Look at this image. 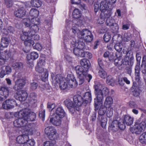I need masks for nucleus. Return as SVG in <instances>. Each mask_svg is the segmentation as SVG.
I'll return each mask as SVG.
<instances>
[{
    "label": "nucleus",
    "mask_w": 146,
    "mask_h": 146,
    "mask_svg": "<svg viewBox=\"0 0 146 146\" xmlns=\"http://www.w3.org/2000/svg\"><path fill=\"white\" fill-rule=\"evenodd\" d=\"M30 21L27 19H23V22L25 26L30 28V30L28 32L23 31L21 34V39L24 41V44L26 46L30 47L31 46H33L34 42L32 40V36L37 33L39 29L38 27V21L32 20V23L29 24Z\"/></svg>",
    "instance_id": "nucleus-1"
},
{
    "label": "nucleus",
    "mask_w": 146,
    "mask_h": 146,
    "mask_svg": "<svg viewBox=\"0 0 146 146\" xmlns=\"http://www.w3.org/2000/svg\"><path fill=\"white\" fill-rule=\"evenodd\" d=\"M80 64L81 66H77L75 69L78 75L79 84L81 85L84 82L85 78H86L87 79H88V82H89L92 78V76L90 74H88L87 76L88 71L90 67L89 61L86 59H83L80 60Z\"/></svg>",
    "instance_id": "nucleus-2"
},
{
    "label": "nucleus",
    "mask_w": 146,
    "mask_h": 146,
    "mask_svg": "<svg viewBox=\"0 0 146 146\" xmlns=\"http://www.w3.org/2000/svg\"><path fill=\"white\" fill-rule=\"evenodd\" d=\"M66 79L64 80V78L60 75H57L55 77V80L57 83H59L60 88L64 90L69 87L75 88L77 86V83L74 75L71 74L67 75Z\"/></svg>",
    "instance_id": "nucleus-3"
},
{
    "label": "nucleus",
    "mask_w": 146,
    "mask_h": 146,
    "mask_svg": "<svg viewBox=\"0 0 146 146\" xmlns=\"http://www.w3.org/2000/svg\"><path fill=\"white\" fill-rule=\"evenodd\" d=\"M19 112L16 113L15 116L18 118L13 122L14 125L16 127H24V129L26 134L32 135L33 133L34 128L31 124H28L26 119L23 117H19L18 114Z\"/></svg>",
    "instance_id": "nucleus-4"
},
{
    "label": "nucleus",
    "mask_w": 146,
    "mask_h": 146,
    "mask_svg": "<svg viewBox=\"0 0 146 146\" xmlns=\"http://www.w3.org/2000/svg\"><path fill=\"white\" fill-rule=\"evenodd\" d=\"M66 21L68 25L69 26L70 24H71L72 32L74 34H77L79 38L84 39L88 35H90L91 32L87 29H84L82 31H80L78 28L79 25L77 20L74 19L72 21L66 20Z\"/></svg>",
    "instance_id": "nucleus-5"
},
{
    "label": "nucleus",
    "mask_w": 146,
    "mask_h": 146,
    "mask_svg": "<svg viewBox=\"0 0 146 146\" xmlns=\"http://www.w3.org/2000/svg\"><path fill=\"white\" fill-rule=\"evenodd\" d=\"M111 0H105L101 1L100 3V10L104 13V17H107L110 16L112 14L111 9L113 7V5L115 3Z\"/></svg>",
    "instance_id": "nucleus-6"
},
{
    "label": "nucleus",
    "mask_w": 146,
    "mask_h": 146,
    "mask_svg": "<svg viewBox=\"0 0 146 146\" xmlns=\"http://www.w3.org/2000/svg\"><path fill=\"white\" fill-rule=\"evenodd\" d=\"M45 61L44 58H40L37 62V64L36 67V70L38 73H41V79L44 82L46 81L48 78V73L46 69H44L43 66L45 64Z\"/></svg>",
    "instance_id": "nucleus-7"
},
{
    "label": "nucleus",
    "mask_w": 146,
    "mask_h": 146,
    "mask_svg": "<svg viewBox=\"0 0 146 146\" xmlns=\"http://www.w3.org/2000/svg\"><path fill=\"white\" fill-rule=\"evenodd\" d=\"M74 103L69 99H67L64 101V103L67 108L69 109L74 108L77 111L80 110L79 107L82 105V97L79 95L75 96L73 98Z\"/></svg>",
    "instance_id": "nucleus-8"
},
{
    "label": "nucleus",
    "mask_w": 146,
    "mask_h": 146,
    "mask_svg": "<svg viewBox=\"0 0 146 146\" xmlns=\"http://www.w3.org/2000/svg\"><path fill=\"white\" fill-rule=\"evenodd\" d=\"M19 117H23L27 122L34 121L36 118L35 113L28 109H25L20 110L18 113Z\"/></svg>",
    "instance_id": "nucleus-9"
},
{
    "label": "nucleus",
    "mask_w": 146,
    "mask_h": 146,
    "mask_svg": "<svg viewBox=\"0 0 146 146\" xmlns=\"http://www.w3.org/2000/svg\"><path fill=\"white\" fill-rule=\"evenodd\" d=\"M95 94L96 98L94 99V102L96 106L98 104H101L102 101L103 99V96L102 95V91L101 90L102 88V85L99 82L95 83L94 86Z\"/></svg>",
    "instance_id": "nucleus-10"
},
{
    "label": "nucleus",
    "mask_w": 146,
    "mask_h": 146,
    "mask_svg": "<svg viewBox=\"0 0 146 146\" xmlns=\"http://www.w3.org/2000/svg\"><path fill=\"white\" fill-rule=\"evenodd\" d=\"M45 131L48 138L52 140H55L59 137L56 129L52 126H48L45 128Z\"/></svg>",
    "instance_id": "nucleus-11"
},
{
    "label": "nucleus",
    "mask_w": 146,
    "mask_h": 146,
    "mask_svg": "<svg viewBox=\"0 0 146 146\" xmlns=\"http://www.w3.org/2000/svg\"><path fill=\"white\" fill-rule=\"evenodd\" d=\"M139 120L137 121L133 127L131 129V131L133 133L136 134L140 133L145 129L146 124L144 121L139 123Z\"/></svg>",
    "instance_id": "nucleus-12"
},
{
    "label": "nucleus",
    "mask_w": 146,
    "mask_h": 146,
    "mask_svg": "<svg viewBox=\"0 0 146 146\" xmlns=\"http://www.w3.org/2000/svg\"><path fill=\"white\" fill-rule=\"evenodd\" d=\"M29 15L32 18H25L24 19H27L29 20L30 21V23L29 24H31L32 23V20H35L36 21H38V27H39V25L40 24V20L37 17L39 13L38 11L36 9L32 8L31 9L29 12Z\"/></svg>",
    "instance_id": "nucleus-13"
},
{
    "label": "nucleus",
    "mask_w": 146,
    "mask_h": 146,
    "mask_svg": "<svg viewBox=\"0 0 146 146\" xmlns=\"http://www.w3.org/2000/svg\"><path fill=\"white\" fill-rule=\"evenodd\" d=\"M120 121L121 123V129L123 130L125 128V125L126 124L127 125H131L133 122V119L131 117L128 115H125L122 119H120Z\"/></svg>",
    "instance_id": "nucleus-14"
},
{
    "label": "nucleus",
    "mask_w": 146,
    "mask_h": 146,
    "mask_svg": "<svg viewBox=\"0 0 146 146\" xmlns=\"http://www.w3.org/2000/svg\"><path fill=\"white\" fill-rule=\"evenodd\" d=\"M71 43V46L73 47H76L80 49L81 50H82L85 46V44L83 41L80 40H78L76 41V39L75 38L74 36H73L72 38H70Z\"/></svg>",
    "instance_id": "nucleus-15"
},
{
    "label": "nucleus",
    "mask_w": 146,
    "mask_h": 146,
    "mask_svg": "<svg viewBox=\"0 0 146 146\" xmlns=\"http://www.w3.org/2000/svg\"><path fill=\"white\" fill-rule=\"evenodd\" d=\"M9 88L6 87H3L0 89V100H3L8 96L9 92Z\"/></svg>",
    "instance_id": "nucleus-16"
},
{
    "label": "nucleus",
    "mask_w": 146,
    "mask_h": 146,
    "mask_svg": "<svg viewBox=\"0 0 146 146\" xmlns=\"http://www.w3.org/2000/svg\"><path fill=\"white\" fill-rule=\"evenodd\" d=\"M10 56V53L7 50H5L1 52L0 56V65H3L5 60L8 59Z\"/></svg>",
    "instance_id": "nucleus-17"
},
{
    "label": "nucleus",
    "mask_w": 146,
    "mask_h": 146,
    "mask_svg": "<svg viewBox=\"0 0 146 146\" xmlns=\"http://www.w3.org/2000/svg\"><path fill=\"white\" fill-rule=\"evenodd\" d=\"M25 84V81L24 79H19L15 82V85L13 89L16 91H18L22 89Z\"/></svg>",
    "instance_id": "nucleus-18"
},
{
    "label": "nucleus",
    "mask_w": 146,
    "mask_h": 146,
    "mask_svg": "<svg viewBox=\"0 0 146 146\" xmlns=\"http://www.w3.org/2000/svg\"><path fill=\"white\" fill-rule=\"evenodd\" d=\"M15 104V102L13 99H9L4 102L2 104V106L4 109H7L13 108Z\"/></svg>",
    "instance_id": "nucleus-19"
},
{
    "label": "nucleus",
    "mask_w": 146,
    "mask_h": 146,
    "mask_svg": "<svg viewBox=\"0 0 146 146\" xmlns=\"http://www.w3.org/2000/svg\"><path fill=\"white\" fill-rule=\"evenodd\" d=\"M82 105L83 104L84 106H86L88 103L90 102L92 100V96L91 93L90 92H86L83 98L82 97Z\"/></svg>",
    "instance_id": "nucleus-20"
},
{
    "label": "nucleus",
    "mask_w": 146,
    "mask_h": 146,
    "mask_svg": "<svg viewBox=\"0 0 146 146\" xmlns=\"http://www.w3.org/2000/svg\"><path fill=\"white\" fill-rule=\"evenodd\" d=\"M17 96H16V98L20 101H24L27 98V94L25 91H20L17 93Z\"/></svg>",
    "instance_id": "nucleus-21"
},
{
    "label": "nucleus",
    "mask_w": 146,
    "mask_h": 146,
    "mask_svg": "<svg viewBox=\"0 0 146 146\" xmlns=\"http://www.w3.org/2000/svg\"><path fill=\"white\" fill-rule=\"evenodd\" d=\"M62 118L53 115L52 117L50 118V121L54 125L59 126L61 123Z\"/></svg>",
    "instance_id": "nucleus-22"
},
{
    "label": "nucleus",
    "mask_w": 146,
    "mask_h": 146,
    "mask_svg": "<svg viewBox=\"0 0 146 146\" xmlns=\"http://www.w3.org/2000/svg\"><path fill=\"white\" fill-rule=\"evenodd\" d=\"M121 124L120 120L119 121L117 120H114L110 126V128L113 131H115L119 128L121 129L120 126L121 127Z\"/></svg>",
    "instance_id": "nucleus-23"
},
{
    "label": "nucleus",
    "mask_w": 146,
    "mask_h": 146,
    "mask_svg": "<svg viewBox=\"0 0 146 146\" xmlns=\"http://www.w3.org/2000/svg\"><path fill=\"white\" fill-rule=\"evenodd\" d=\"M95 104V110H98L100 108L98 111V113L99 115H103L106 112L107 110V108L104 106L102 105V104H98L96 106V105Z\"/></svg>",
    "instance_id": "nucleus-24"
},
{
    "label": "nucleus",
    "mask_w": 146,
    "mask_h": 146,
    "mask_svg": "<svg viewBox=\"0 0 146 146\" xmlns=\"http://www.w3.org/2000/svg\"><path fill=\"white\" fill-rule=\"evenodd\" d=\"M14 14L16 17L20 18L25 16L26 14V11L23 7H21L15 10Z\"/></svg>",
    "instance_id": "nucleus-25"
},
{
    "label": "nucleus",
    "mask_w": 146,
    "mask_h": 146,
    "mask_svg": "<svg viewBox=\"0 0 146 146\" xmlns=\"http://www.w3.org/2000/svg\"><path fill=\"white\" fill-rule=\"evenodd\" d=\"M11 71V68L9 66H7L5 68H2L0 73V78H3L5 75L9 74Z\"/></svg>",
    "instance_id": "nucleus-26"
},
{
    "label": "nucleus",
    "mask_w": 146,
    "mask_h": 146,
    "mask_svg": "<svg viewBox=\"0 0 146 146\" xmlns=\"http://www.w3.org/2000/svg\"><path fill=\"white\" fill-rule=\"evenodd\" d=\"M56 116L62 118L66 115V113L62 107H59L56 110L55 112L53 114Z\"/></svg>",
    "instance_id": "nucleus-27"
},
{
    "label": "nucleus",
    "mask_w": 146,
    "mask_h": 146,
    "mask_svg": "<svg viewBox=\"0 0 146 146\" xmlns=\"http://www.w3.org/2000/svg\"><path fill=\"white\" fill-rule=\"evenodd\" d=\"M28 139L29 137L27 135H23L18 136L16 141L18 143L22 144H24Z\"/></svg>",
    "instance_id": "nucleus-28"
},
{
    "label": "nucleus",
    "mask_w": 146,
    "mask_h": 146,
    "mask_svg": "<svg viewBox=\"0 0 146 146\" xmlns=\"http://www.w3.org/2000/svg\"><path fill=\"white\" fill-rule=\"evenodd\" d=\"M37 96L34 93L30 94L28 98L29 102L31 104H33L37 102Z\"/></svg>",
    "instance_id": "nucleus-29"
},
{
    "label": "nucleus",
    "mask_w": 146,
    "mask_h": 146,
    "mask_svg": "<svg viewBox=\"0 0 146 146\" xmlns=\"http://www.w3.org/2000/svg\"><path fill=\"white\" fill-rule=\"evenodd\" d=\"M113 103V99L112 97L108 96L105 99L104 103V106L107 108L111 107Z\"/></svg>",
    "instance_id": "nucleus-30"
},
{
    "label": "nucleus",
    "mask_w": 146,
    "mask_h": 146,
    "mask_svg": "<svg viewBox=\"0 0 146 146\" xmlns=\"http://www.w3.org/2000/svg\"><path fill=\"white\" fill-rule=\"evenodd\" d=\"M38 57V53L35 52H32L30 54H28L27 58L28 60H30L31 59L35 60Z\"/></svg>",
    "instance_id": "nucleus-31"
},
{
    "label": "nucleus",
    "mask_w": 146,
    "mask_h": 146,
    "mask_svg": "<svg viewBox=\"0 0 146 146\" xmlns=\"http://www.w3.org/2000/svg\"><path fill=\"white\" fill-rule=\"evenodd\" d=\"M110 16L111 15L107 17H105L107 18L106 21V24L109 27L114 26L115 23V20L112 18L110 17Z\"/></svg>",
    "instance_id": "nucleus-32"
},
{
    "label": "nucleus",
    "mask_w": 146,
    "mask_h": 146,
    "mask_svg": "<svg viewBox=\"0 0 146 146\" xmlns=\"http://www.w3.org/2000/svg\"><path fill=\"white\" fill-rule=\"evenodd\" d=\"M81 15V11L78 9H75L72 12V17L75 19H78L80 18Z\"/></svg>",
    "instance_id": "nucleus-33"
},
{
    "label": "nucleus",
    "mask_w": 146,
    "mask_h": 146,
    "mask_svg": "<svg viewBox=\"0 0 146 146\" xmlns=\"http://www.w3.org/2000/svg\"><path fill=\"white\" fill-rule=\"evenodd\" d=\"M12 66L14 69L16 70H21L23 68V65L22 63L20 62H17L14 63Z\"/></svg>",
    "instance_id": "nucleus-34"
},
{
    "label": "nucleus",
    "mask_w": 146,
    "mask_h": 146,
    "mask_svg": "<svg viewBox=\"0 0 146 146\" xmlns=\"http://www.w3.org/2000/svg\"><path fill=\"white\" fill-rule=\"evenodd\" d=\"M9 41L6 38L2 37L1 40V45L3 47H7L8 45Z\"/></svg>",
    "instance_id": "nucleus-35"
},
{
    "label": "nucleus",
    "mask_w": 146,
    "mask_h": 146,
    "mask_svg": "<svg viewBox=\"0 0 146 146\" xmlns=\"http://www.w3.org/2000/svg\"><path fill=\"white\" fill-rule=\"evenodd\" d=\"M31 4L33 7H40L42 4V3L40 0H31Z\"/></svg>",
    "instance_id": "nucleus-36"
},
{
    "label": "nucleus",
    "mask_w": 146,
    "mask_h": 146,
    "mask_svg": "<svg viewBox=\"0 0 146 146\" xmlns=\"http://www.w3.org/2000/svg\"><path fill=\"white\" fill-rule=\"evenodd\" d=\"M80 56L82 57H85L90 59L92 58V56L91 53L88 52H84L83 50H81Z\"/></svg>",
    "instance_id": "nucleus-37"
},
{
    "label": "nucleus",
    "mask_w": 146,
    "mask_h": 146,
    "mask_svg": "<svg viewBox=\"0 0 146 146\" xmlns=\"http://www.w3.org/2000/svg\"><path fill=\"white\" fill-rule=\"evenodd\" d=\"M115 50L118 52L121 51L122 49L123 44L121 42H119L115 44L114 46Z\"/></svg>",
    "instance_id": "nucleus-38"
},
{
    "label": "nucleus",
    "mask_w": 146,
    "mask_h": 146,
    "mask_svg": "<svg viewBox=\"0 0 146 146\" xmlns=\"http://www.w3.org/2000/svg\"><path fill=\"white\" fill-rule=\"evenodd\" d=\"M133 88L134 89L133 91L132 92L133 95L136 97L138 96L140 94V90L139 88L138 87H135L133 85Z\"/></svg>",
    "instance_id": "nucleus-39"
},
{
    "label": "nucleus",
    "mask_w": 146,
    "mask_h": 146,
    "mask_svg": "<svg viewBox=\"0 0 146 146\" xmlns=\"http://www.w3.org/2000/svg\"><path fill=\"white\" fill-rule=\"evenodd\" d=\"M99 75L102 78L105 79L107 77V74L106 72L102 69L100 68L98 72Z\"/></svg>",
    "instance_id": "nucleus-40"
},
{
    "label": "nucleus",
    "mask_w": 146,
    "mask_h": 146,
    "mask_svg": "<svg viewBox=\"0 0 146 146\" xmlns=\"http://www.w3.org/2000/svg\"><path fill=\"white\" fill-rule=\"evenodd\" d=\"M114 80L111 76L108 75L107 77L106 82L108 85L113 86L114 85Z\"/></svg>",
    "instance_id": "nucleus-41"
},
{
    "label": "nucleus",
    "mask_w": 146,
    "mask_h": 146,
    "mask_svg": "<svg viewBox=\"0 0 146 146\" xmlns=\"http://www.w3.org/2000/svg\"><path fill=\"white\" fill-rule=\"evenodd\" d=\"M131 38L132 35L130 33H126L124 34L123 40L125 41L128 42L131 40Z\"/></svg>",
    "instance_id": "nucleus-42"
},
{
    "label": "nucleus",
    "mask_w": 146,
    "mask_h": 146,
    "mask_svg": "<svg viewBox=\"0 0 146 146\" xmlns=\"http://www.w3.org/2000/svg\"><path fill=\"white\" fill-rule=\"evenodd\" d=\"M24 143L23 146H33L35 144V141L33 139H27Z\"/></svg>",
    "instance_id": "nucleus-43"
},
{
    "label": "nucleus",
    "mask_w": 146,
    "mask_h": 146,
    "mask_svg": "<svg viewBox=\"0 0 146 146\" xmlns=\"http://www.w3.org/2000/svg\"><path fill=\"white\" fill-rule=\"evenodd\" d=\"M122 60L120 59L119 58H117L115 59L114 61L115 65L117 66H120L122 64L126 65V63H124V62H122Z\"/></svg>",
    "instance_id": "nucleus-44"
},
{
    "label": "nucleus",
    "mask_w": 146,
    "mask_h": 146,
    "mask_svg": "<svg viewBox=\"0 0 146 146\" xmlns=\"http://www.w3.org/2000/svg\"><path fill=\"white\" fill-rule=\"evenodd\" d=\"M139 139L141 143L146 144V132L142 134L140 137Z\"/></svg>",
    "instance_id": "nucleus-45"
},
{
    "label": "nucleus",
    "mask_w": 146,
    "mask_h": 146,
    "mask_svg": "<svg viewBox=\"0 0 146 146\" xmlns=\"http://www.w3.org/2000/svg\"><path fill=\"white\" fill-rule=\"evenodd\" d=\"M73 52L74 54L75 55L80 56L81 54V50H81L80 49L76 47H74Z\"/></svg>",
    "instance_id": "nucleus-46"
},
{
    "label": "nucleus",
    "mask_w": 146,
    "mask_h": 146,
    "mask_svg": "<svg viewBox=\"0 0 146 146\" xmlns=\"http://www.w3.org/2000/svg\"><path fill=\"white\" fill-rule=\"evenodd\" d=\"M108 108L106 113L107 116L110 118L112 117L113 115V109L111 107H107Z\"/></svg>",
    "instance_id": "nucleus-47"
},
{
    "label": "nucleus",
    "mask_w": 146,
    "mask_h": 146,
    "mask_svg": "<svg viewBox=\"0 0 146 146\" xmlns=\"http://www.w3.org/2000/svg\"><path fill=\"white\" fill-rule=\"evenodd\" d=\"M93 38V36L91 33L90 35H88L86 37H85L84 40L86 42H90L92 41Z\"/></svg>",
    "instance_id": "nucleus-48"
},
{
    "label": "nucleus",
    "mask_w": 146,
    "mask_h": 146,
    "mask_svg": "<svg viewBox=\"0 0 146 146\" xmlns=\"http://www.w3.org/2000/svg\"><path fill=\"white\" fill-rule=\"evenodd\" d=\"M4 1L7 7L10 8L12 6L13 0H4Z\"/></svg>",
    "instance_id": "nucleus-49"
},
{
    "label": "nucleus",
    "mask_w": 146,
    "mask_h": 146,
    "mask_svg": "<svg viewBox=\"0 0 146 146\" xmlns=\"http://www.w3.org/2000/svg\"><path fill=\"white\" fill-rule=\"evenodd\" d=\"M129 106L131 108H138V105L136 103L133 101H130L128 103Z\"/></svg>",
    "instance_id": "nucleus-50"
},
{
    "label": "nucleus",
    "mask_w": 146,
    "mask_h": 146,
    "mask_svg": "<svg viewBox=\"0 0 146 146\" xmlns=\"http://www.w3.org/2000/svg\"><path fill=\"white\" fill-rule=\"evenodd\" d=\"M111 39V35L109 33H106L104 36V40L106 42H108Z\"/></svg>",
    "instance_id": "nucleus-51"
},
{
    "label": "nucleus",
    "mask_w": 146,
    "mask_h": 146,
    "mask_svg": "<svg viewBox=\"0 0 146 146\" xmlns=\"http://www.w3.org/2000/svg\"><path fill=\"white\" fill-rule=\"evenodd\" d=\"M38 85V84L36 82H32L30 84V88L32 90H35L37 88Z\"/></svg>",
    "instance_id": "nucleus-52"
},
{
    "label": "nucleus",
    "mask_w": 146,
    "mask_h": 146,
    "mask_svg": "<svg viewBox=\"0 0 146 146\" xmlns=\"http://www.w3.org/2000/svg\"><path fill=\"white\" fill-rule=\"evenodd\" d=\"M45 113V110H41V111H40L39 113V117H40L42 118V121H44V120Z\"/></svg>",
    "instance_id": "nucleus-53"
},
{
    "label": "nucleus",
    "mask_w": 146,
    "mask_h": 146,
    "mask_svg": "<svg viewBox=\"0 0 146 146\" xmlns=\"http://www.w3.org/2000/svg\"><path fill=\"white\" fill-rule=\"evenodd\" d=\"M102 95H103V94L105 96L108 95H109V89L107 87L104 88L103 89L102 91Z\"/></svg>",
    "instance_id": "nucleus-54"
},
{
    "label": "nucleus",
    "mask_w": 146,
    "mask_h": 146,
    "mask_svg": "<svg viewBox=\"0 0 146 146\" xmlns=\"http://www.w3.org/2000/svg\"><path fill=\"white\" fill-rule=\"evenodd\" d=\"M34 49H36L39 51L41 50L42 48V46L39 43H36L35 45L33 46Z\"/></svg>",
    "instance_id": "nucleus-55"
},
{
    "label": "nucleus",
    "mask_w": 146,
    "mask_h": 146,
    "mask_svg": "<svg viewBox=\"0 0 146 146\" xmlns=\"http://www.w3.org/2000/svg\"><path fill=\"white\" fill-rule=\"evenodd\" d=\"M140 64L139 63H136L135 67V73H140Z\"/></svg>",
    "instance_id": "nucleus-56"
},
{
    "label": "nucleus",
    "mask_w": 146,
    "mask_h": 146,
    "mask_svg": "<svg viewBox=\"0 0 146 146\" xmlns=\"http://www.w3.org/2000/svg\"><path fill=\"white\" fill-rule=\"evenodd\" d=\"M55 104L54 103H48L47 104V108L48 109H51L52 110L55 107Z\"/></svg>",
    "instance_id": "nucleus-57"
},
{
    "label": "nucleus",
    "mask_w": 146,
    "mask_h": 146,
    "mask_svg": "<svg viewBox=\"0 0 146 146\" xmlns=\"http://www.w3.org/2000/svg\"><path fill=\"white\" fill-rule=\"evenodd\" d=\"M107 121L105 118H102L101 125L102 127L105 128L106 126Z\"/></svg>",
    "instance_id": "nucleus-58"
},
{
    "label": "nucleus",
    "mask_w": 146,
    "mask_h": 146,
    "mask_svg": "<svg viewBox=\"0 0 146 146\" xmlns=\"http://www.w3.org/2000/svg\"><path fill=\"white\" fill-rule=\"evenodd\" d=\"M99 3H95L94 5V10L96 13L99 10Z\"/></svg>",
    "instance_id": "nucleus-59"
},
{
    "label": "nucleus",
    "mask_w": 146,
    "mask_h": 146,
    "mask_svg": "<svg viewBox=\"0 0 146 146\" xmlns=\"http://www.w3.org/2000/svg\"><path fill=\"white\" fill-rule=\"evenodd\" d=\"M125 70L127 73L130 76H131L132 72V68L131 67H126L125 68Z\"/></svg>",
    "instance_id": "nucleus-60"
},
{
    "label": "nucleus",
    "mask_w": 146,
    "mask_h": 146,
    "mask_svg": "<svg viewBox=\"0 0 146 146\" xmlns=\"http://www.w3.org/2000/svg\"><path fill=\"white\" fill-rule=\"evenodd\" d=\"M136 63H139V64H140V61L141 60V56L139 53H137L136 54Z\"/></svg>",
    "instance_id": "nucleus-61"
},
{
    "label": "nucleus",
    "mask_w": 146,
    "mask_h": 146,
    "mask_svg": "<svg viewBox=\"0 0 146 146\" xmlns=\"http://www.w3.org/2000/svg\"><path fill=\"white\" fill-rule=\"evenodd\" d=\"M129 66L131 67L133 65L134 63V59L133 58H131L127 62Z\"/></svg>",
    "instance_id": "nucleus-62"
},
{
    "label": "nucleus",
    "mask_w": 146,
    "mask_h": 146,
    "mask_svg": "<svg viewBox=\"0 0 146 146\" xmlns=\"http://www.w3.org/2000/svg\"><path fill=\"white\" fill-rule=\"evenodd\" d=\"M135 78L136 81L138 82L140 78V73H135Z\"/></svg>",
    "instance_id": "nucleus-63"
},
{
    "label": "nucleus",
    "mask_w": 146,
    "mask_h": 146,
    "mask_svg": "<svg viewBox=\"0 0 146 146\" xmlns=\"http://www.w3.org/2000/svg\"><path fill=\"white\" fill-rule=\"evenodd\" d=\"M98 62L100 68H102V66L104 65L103 61L100 58H99L98 60Z\"/></svg>",
    "instance_id": "nucleus-64"
}]
</instances>
